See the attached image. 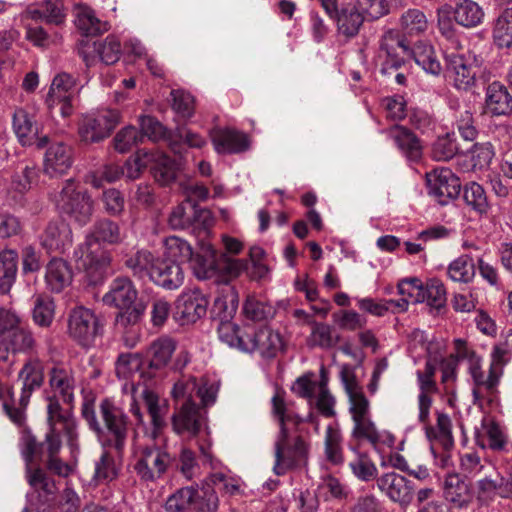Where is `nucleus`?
Masks as SVG:
<instances>
[{
    "instance_id": "55",
    "label": "nucleus",
    "mask_w": 512,
    "mask_h": 512,
    "mask_svg": "<svg viewBox=\"0 0 512 512\" xmlns=\"http://www.w3.org/2000/svg\"><path fill=\"white\" fill-rule=\"evenodd\" d=\"M75 23L83 37L97 36L108 30L107 24H102L91 11L79 13Z\"/></svg>"
},
{
    "instance_id": "3",
    "label": "nucleus",
    "mask_w": 512,
    "mask_h": 512,
    "mask_svg": "<svg viewBox=\"0 0 512 512\" xmlns=\"http://www.w3.org/2000/svg\"><path fill=\"white\" fill-rule=\"evenodd\" d=\"M309 448V444L301 435L291 438L288 428L283 427L275 443V474L280 476L287 471L306 467Z\"/></svg>"
},
{
    "instance_id": "7",
    "label": "nucleus",
    "mask_w": 512,
    "mask_h": 512,
    "mask_svg": "<svg viewBox=\"0 0 512 512\" xmlns=\"http://www.w3.org/2000/svg\"><path fill=\"white\" fill-rule=\"evenodd\" d=\"M58 208L79 225H86L92 218L94 201L86 190H77L70 179L60 192Z\"/></svg>"
},
{
    "instance_id": "49",
    "label": "nucleus",
    "mask_w": 512,
    "mask_h": 512,
    "mask_svg": "<svg viewBox=\"0 0 512 512\" xmlns=\"http://www.w3.org/2000/svg\"><path fill=\"white\" fill-rule=\"evenodd\" d=\"M139 133L153 142L164 140L170 132L156 117L142 115L139 117Z\"/></svg>"
},
{
    "instance_id": "8",
    "label": "nucleus",
    "mask_w": 512,
    "mask_h": 512,
    "mask_svg": "<svg viewBox=\"0 0 512 512\" xmlns=\"http://www.w3.org/2000/svg\"><path fill=\"white\" fill-rule=\"evenodd\" d=\"M180 253V261L190 262L194 274L198 279H208L215 276V267L218 253L209 243H201L198 252L194 253L192 247L183 240L175 239Z\"/></svg>"
},
{
    "instance_id": "57",
    "label": "nucleus",
    "mask_w": 512,
    "mask_h": 512,
    "mask_svg": "<svg viewBox=\"0 0 512 512\" xmlns=\"http://www.w3.org/2000/svg\"><path fill=\"white\" fill-rule=\"evenodd\" d=\"M354 475L363 481H371L376 478L377 469L374 463L366 454H359L357 458L350 463Z\"/></svg>"
},
{
    "instance_id": "44",
    "label": "nucleus",
    "mask_w": 512,
    "mask_h": 512,
    "mask_svg": "<svg viewBox=\"0 0 512 512\" xmlns=\"http://www.w3.org/2000/svg\"><path fill=\"white\" fill-rule=\"evenodd\" d=\"M142 142L143 135L135 126L128 125L116 133L113 138V147L119 153H127Z\"/></svg>"
},
{
    "instance_id": "58",
    "label": "nucleus",
    "mask_w": 512,
    "mask_h": 512,
    "mask_svg": "<svg viewBox=\"0 0 512 512\" xmlns=\"http://www.w3.org/2000/svg\"><path fill=\"white\" fill-rule=\"evenodd\" d=\"M355 422L353 429V437L357 439H366L374 446L380 441V435L376 430L374 423L368 418V416L361 417Z\"/></svg>"
},
{
    "instance_id": "4",
    "label": "nucleus",
    "mask_w": 512,
    "mask_h": 512,
    "mask_svg": "<svg viewBox=\"0 0 512 512\" xmlns=\"http://www.w3.org/2000/svg\"><path fill=\"white\" fill-rule=\"evenodd\" d=\"M100 317L84 306L72 308L67 317V335L83 348L94 345L95 339L103 335Z\"/></svg>"
},
{
    "instance_id": "13",
    "label": "nucleus",
    "mask_w": 512,
    "mask_h": 512,
    "mask_svg": "<svg viewBox=\"0 0 512 512\" xmlns=\"http://www.w3.org/2000/svg\"><path fill=\"white\" fill-rule=\"evenodd\" d=\"M378 488L390 500L398 503L402 508L408 507L414 498L415 487L411 481L395 472L386 473L376 479Z\"/></svg>"
},
{
    "instance_id": "46",
    "label": "nucleus",
    "mask_w": 512,
    "mask_h": 512,
    "mask_svg": "<svg viewBox=\"0 0 512 512\" xmlns=\"http://www.w3.org/2000/svg\"><path fill=\"white\" fill-rule=\"evenodd\" d=\"M448 275L453 281L468 283L475 276V264L468 255H462L449 265Z\"/></svg>"
},
{
    "instance_id": "14",
    "label": "nucleus",
    "mask_w": 512,
    "mask_h": 512,
    "mask_svg": "<svg viewBox=\"0 0 512 512\" xmlns=\"http://www.w3.org/2000/svg\"><path fill=\"white\" fill-rule=\"evenodd\" d=\"M171 422L177 434L196 436L201 430L204 416L201 407L189 396L172 415Z\"/></svg>"
},
{
    "instance_id": "23",
    "label": "nucleus",
    "mask_w": 512,
    "mask_h": 512,
    "mask_svg": "<svg viewBox=\"0 0 512 512\" xmlns=\"http://www.w3.org/2000/svg\"><path fill=\"white\" fill-rule=\"evenodd\" d=\"M337 24L338 31L346 37H354L359 33L365 16L355 5H342L340 10L331 18Z\"/></svg>"
},
{
    "instance_id": "29",
    "label": "nucleus",
    "mask_w": 512,
    "mask_h": 512,
    "mask_svg": "<svg viewBox=\"0 0 512 512\" xmlns=\"http://www.w3.org/2000/svg\"><path fill=\"white\" fill-rule=\"evenodd\" d=\"M46 442L47 468L59 476L67 477L70 473V467L58 457V453L62 446L60 434L54 431L48 432L46 434Z\"/></svg>"
},
{
    "instance_id": "27",
    "label": "nucleus",
    "mask_w": 512,
    "mask_h": 512,
    "mask_svg": "<svg viewBox=\"0 0 512 512\" xmlns=\"http://www.w3.org/2000/svg\"><path fill=\"white\" fill-rule=\"evenodd\" d=\"M402 52L433 75H438L442 71L441 64L431 46L417 45L412 49L408 46V48H403Z\"/></svg>"
},
{
    "instance_id": "31",
    "label": "nucleus",
    "mask_w": 512,
    "mask_h": 512,
    "mask_svg": "<svg viewBox=\"0 0 512 512\" xmlns=\"http://www.w3.org/2000/svg\"><path fill=\"white\" fill-rule=\"evenodd\" d=\"M238 293L232 287L229 293L221 295L214 300L210 314L212 319L221 323L230 321L238 308Z\"/></svg>"
},
{
    "instance_id": "30",
    "label": "nucleus",
    "mask_w": 512,
    "mask_h": 512,
    "mask_svg": "<svg viewBox=\"0 0 512 512\" xmlns=\"http://www.w3.org/2000/svg\"><path fill=\"white\" fill-rule=\"evenodd\" d=\"M49 383L53 390L58 391L65 403L73 401L74 377L71 370L53 367L49 372Z\"/></svg>"
},
{
    "instance_id": "2",
    "label": "nucleus",
    "mask_w": 512,
    "mask_h": 512,
    "mask_svg": "<svg viewBox=\"0 0 512 512\" xmlns=\"http://www.w3.org/2000/svg\"><path fill=\"white\" fill-rule=\"evenodd\" d=\"M103 302L119 310L115 323L123 328L137 324L146 308L142 301H138V292L128 277L116 278L103 296Z\"/></svg>"
},
{
    "instance_id": "45",
    "label": "nucleus",
    "mask_w": 512,
    "mask_h": 512,
    "mask_svg": "<svg viewBox=\"0 0 512 512\" xmlns=\"http://www.w3.org/2000/svg\"><path fill=\"white\" fill-rule=\"evenodd\" d=\"M19 377L23 379V390L33 392L39 388L44 380L43 366L38 360L28 361L19 373Z\"/></svg>"
},
{
    "instance_id": "64",
    "label": "nucleus",
    "mask_w": 512,
    "mask_h": 512,
    "mask_svg": "<svg viewBox=\"0 0 512 512\" xmlns=\"http://www.w3.org/2000/svg\"><path fill=\"white\" fill-rule=\"evenodd\" d=\"M188 487H182L168 497L165 503L167 512H190Z\"/></svg>"
},
{
    "instance_id": "62",
    "label": "nucleus",
    "mask_w": 512,
    "mask_h": 512,
    "mask_svg": "<svg viewBox=\"0 0 512 512\" xmlns=\"http://www.w3.org/2000/svg\"><path fill=\"white\" fill-rule=\"evenodd\" d=\"M76 86V80L68 73L58 74L52 81L47 97H61L64 95H72V91Z\"/></svg>"
},
{
    "instance_id": "34",
    "label": "nucleus",
    "mask_w": 512,
    "mask_h": 512,
    "mask_svg": "<svg viewBox=\"0 0 512 512\" xmlns=\"http://www.w3.org/2000/svg\"><path fill=\"white\" fill-rule=\"evenodd\" d=\"M257 351L263 357L273 358L283 348V340L278 332H274L268 326L256 330Z\"/></svg>"
},
{
    "instance_id": "47",
    "label": "nucleus",
    "mask_w": 512,
    "mask_h": 512,
    "mask_svg": "<svg viewBox=\"0 0 512 512\" xmlns=\"http://www.w3.org/2000/svg\"><path fill=\"white\" fill-rule=\"evenodd\" d=\"M401 28L408 35L423 33L428 27L426 15L419 9H409L402 14Z\"/></svg>"
},
{
    "instance_id": "19",
    "label": "nucleus",
    "mask_w": 512,
    "mask_h": 512,
    "mask_svg": "<svg viewBox=\"0 0 512 512\" xmlns=\"http://www.w3.org/2000/svg\"><path fill=\"white\" fill-rule=\"evenodd\" d=\"M150 280L166 290H173L182 284L183 272L175 261L157 258Z\"/></svg>"
},
{
    "instance_id": "51",
    "label": "nucleus",
    "mask_w": 512,
    "mask_h": 512,
    "mask_svg": "<svg viewBox=\"0 0 512 512\" xmlns=\"http://www.w3.org/2000/svg\"><path fill=\"white\" fill-rule=\"evenodd\" d=\"M395 142L411 160H418L421 157L420 141L412 131L401 128L395 136Z\"/></svg>"
},
{
    "instance_id": "42",
    "label": "nucleus",
    "mask_w": 512,
    "mask_h": 512,
    "mask_svg": "<svg viewBox=\"0 0 512 512\" xmlns=\"http://www.w3.org/2000/svg\"><path fill=\"white\" fill-rule=\"evenodd\" d=\"M243 313L247 319L261 322L272 318L275 310L273 306L258 300L255 296H248L243 305Z\"/></svg>"
},
{
    "instance_id": "26",
    "label": "nucleus",
    "mask_w": 512,
    "mask_h": 512,
    "mask_svg": "<svg viewBox=\"0 0 512 512\" xmlns=\"http://www.w3.org/2000/svg\"><path fill=\"white\" fill-rule=\"evenodd\" d=\"M453 20L465 27L473 28L479 25L484 17L482 8L472 0H463L452 6Z\"/></svg>"
},
{
    "instance_id": "60",
    "label": "nucleus",
    "mask_w": 512,
    "mask_h": 512,
    "mask_svg": "<svg viewBox=\"0 0 512 512\" xmlns=\"http://www.w3.org/2000/svg\"><path fill=\"white\" fill-rule=\"evenodd\" d=\"M172 108L183 118H190L194 113V99L189 93L180 90L171 92Z\"/></svg>"
},
{
    "instance_id": "20",
    "label": "nucleus",
    "mask_w": 512,
    "mask_h": 512,
    "mask_svg": "<svg viewBox=\"0 0 512 512\" xmlns=\"http://www.w3.org/2000/svg\"><path fill=\"white\" fill-rule=\"evenodd\" d=\"M72 165V148L63 142L52 143L45 154L44 172L50 176L64 174Z\"/></svg>"
},
{
    "instance_id": "24",
    "label": "nucleus",
    "mask_w": 512,
    "mask_h": 512,
    "mask_svg": "<svg viewBox=\"0 0 512 512\" xmlns=\"http://www.w3.org/2000/svg\"><path fill=\"white\" fill-rule=\"evenodd\" d=\"M486 105L493 115L512 114V96L499 82H493L487 87Z\"/></svg>"
},
{
    "instance_id": "50",
    "label": "nucleus",
    "mask_w": 512,
    "mask_h": 512,
    "mask_svg": "<svg viewBox=\"0 0 512 512\" xmlns=\"http://www.w3.org/2000/svg\"><path fill=\"white\" fill-rule=\"evenodd\" d=\"M54 310V301L48 296L39 295L33 309L34 322L41 327H49L54 318Z\"/></svg>"
},
{
    "instance_id": "37",
    "label": "nucleus",
    "mask_w": 512,
    "mask_h": 512,
    "mask_svg": "<svg viewBox=\"0 0 512 512\" xmlns=\"http://www.w3.org/2000/svg\"><path fill=\"white\" fill-rule=\"evenodd\" d=\"M424 301L437 311L445 307L447 301L446 289L439 279L432 278L427 281L422 293H420V299H417V302Z\"/></svg>"
},
{
    "instance_id": "12",
    "label": "nucleus",
    "mask_w": 512,
    "mask_h": 512,
    "mask_svg": "<svg viewBox=\"0 0 512 512\" xmlns=\"http://www.w3.org/2000/svg\"><path fill=\"white\" fill-rule=\"evenodd\" d=\"M427 185L439 204L445 205L458 197L461 191L460 179L448 168L435 169L426 174Z\"/></svg>"
},
{
    "instance_id": "18",
    "label": "nucleus",
    "mask_w": 512,
    "mask_h": 512,
    "mask_svg": "<svg viewBox=\"0 0 512 512\" xmlns=\"http://www.w3.org/2000/svg\"><path fill=\"white\" fill-rule=\"evenodd\" d=\"M190 512H216L219 508V498L208 479L200 485L188 486Z\"/></svg>"
},
{
    "instance_id": "41",
    "label": "nucleus",
    "mask_w": 512,
    "mask_h": 512,
    "mask_svg": "<svg viewBox=\"0 0 512 512\" xmlns=\"http://www.w3.org/2000/svg\"><path fill=\"white\" fill-rule=\"evenodd\" d=\"M493 38L501 48L512 46V8L505 9L497 18L493 29Z\"/></svg>"
},
{
    "instance_id": "33",
    "label": "nucleus",
    "mask_w": 512,
    "mask_h": 512,
    "mask_svg": "<svg viewBox=\"0 0 512 512\" xmlns=\"http://www.w3.org/2000/svg\"><path fill=\"white\" fill-rule=\"evenodd\" d=\"M248 270V261L235 259L226 253H220L215 267V275H218L220 282L228 283L237 278L243 271Z\"/></svg>"
},
{
    "instance_id": "10",
    "label": "nucleus",
    "mask_w": 512,
    "mask_h": 512,
    "mask_svg": "<svg viewBox=\"0 0 512 512\" xmlns=\"http://www.w3.org/2000/svg\"><path fill=\"white\" fill-rule=\"evenodd\" d=\"M175 349L176 342L172 338L154 340L142 353L143 378L151 380L160 375L170 364Z\"/></svg>"
},
{
    "instance_id": "38",
    "label": "nucleus",
    "mask_w": 512,
    "mask_h": 512,
    "mask_svg": "<svg viewBox=\"0 0 512 512\" xmlns=\"http://www.w3.org/2000/svg\"><path fill=\"white\" fill-rule=\"evenodd\" d=\"M21 442V452L26 466L32 465L35 458H41L45 453L47 454L46 439L43 442L37 441L36 437L27 427L22 431Z\"/></svg>"
},
{
    "instance_id": "32",
    "label": "nucleus",
    "mask_w": 512,
    "mask_h": 512,
    "mask_svg": "<svg viewBox=\"0 0 512 512\" xmlns=\"http://www.w3.org/2000/svg\"><path fill=\"white\" fill-rule=\"evenodd\" d=\"M180 163L166 154H158L150 171L154 179L161 185H168L175 181Z\"/></svg>"
},
{
    "instance_id": "25",
    "label": "nucleus",
    "mask_w": 512,
    "mask_h": 512,
    "mask_svg": "<svg viewBox=\"0 0 512 512\" xmlns=\"http://www.w3.org/2000/svg\"><path fill=\"white\" fill-rule=\"evenodd\" d=\"M87 239L89 242L93 241L98 244L117 245L122 242V235L116 222L103 218L94 223Z\"/></svg>"
},
{
    "instance_id": "61",
    "label": "nucleus",
    "mask_w": 512,
    "mask_h": 512,
    "mask_svg": "<svg viewBox=\"0 0 512 512\" xmlns=\"http://www.w3.org/2000/svg\"><path fill=\"white\" fill-rule=\"evenodd\" d=\"M334 322L341 329L354 331L361 329L366 325V319L353 310H343L333 314Z\"/></svg>"
},
{
    "instance_id": "9",
    "label": "nucleus",
    "mask_w": 512,
    "mask_h": 512,
    "mask_svg": "<svg viewBox=\"0 0 512 512\" xmlns=\"http://www.w3.org/2000/svg\"><path fill=\"white\" fill-rule=\"evenodd\" d=\"M172 461L170 454L162 448L155 444L147 445L141 448L134 470L142 481L154 482L162 477Z\"/></svg>"
},
{
    "instance_id": "63",
    "label": "nucleus",
    "mask_w": 512,
    "mask_h": 512,
    "mask_svg": "<svg viewBox=\"0 0 512 512\" xmlns=\"http://www.w3.org/2000/svg\"><path fill=\"white\" fill-rule=\"evenodd\" d=\"M118 475L115 460L109 452H104L96 463L95 478L98 481H111Z\"/></svg>"
},
{
    "instance_id": "40",
    "label": "nucleus",
    "mask_w": 512,
    "mask_h": 512,
    "mask_svg": "<svg viewBox=\"0 0 512 512\" xmlns=\"http://www.w3.org/2000/svg\"><path fill=\"white\" fill-rule=\"evenodd\" d=\"M157 258L149 251H138L125 261V265L129 268L135 277L150 279L151 271L154 268Z\"/></svg>"
},
{
    "instance_id": "11",
    "label": "nucleus",
    "mask_w": 512,
    "mask_h": 512,
    "mask_svg": "<svg viewBox=\"0 0 512 512\" xmlns=\"http://www.w3.org/2000/svg\"><path fill=\"white\" fill-rule=\"evenodd\" d=\"M209 301L199 289L180 295L175 304L174 318L181 325L194 324L207 313Z\"/></svg>"
},
{
    "instance_id": "54",
    "label": "nucleus",
    "mask_w": 512,
    "mask_h": 512,
    "mask_svg": "<svg viewBox=\"0 0 512 512\" xmlns=\"http://www.w3.org/2000/svg\"><path fill=\"white\" fill-rule=\"evenodd\" d=\"M310 323L313 325L312 339L315 345L329 349L334 347L340 341V335H334V329L330 325L315 321Z\"/></svg>"
},
{
    "instance_id": "28",
    "label": "nucleus",
    "mask_w": 512,
    "mask_h": 512,
    "mask_svg": "<svg viewBox=\"0 0 512 512\" xmlns=\"http://www.w3.org/2000/svg\"><path fill=\"white\" fill-rule=\"evenodd\" d=\"M18 254L14 250H4L0 253V294L10 292L17 274Z\"/></svg>"
},
{
    "instance_id": "43",
    "label": "nucleus",
    "mask_w": 512,
    "mask_h": 512,
    "mask_svg": "<svg viewBox=\"0 0 512 512\" xmlns=\"http://www.w3.org/2000/svg\"><path fill=\"white\" fill-rule=\"evenodd\" d=\"M26 477L29 485L36 491H42L47 494L56 493L55 481L48 476L41 467L26 466Z\"/></svg>"
},
{
    "instance_id": "1",
    "label": "nucleus",
    "mask_w": 512,
    "mask_h": 512,
    "mask_svg": "<svg viewBox=\"0 0 512 512\" xmlns=\"http://www.w3.org/2000/svg\"><path fill=\"white\" fill-rule=\"evenodd\" d=\"M81 413L89 427L96 432L102 441V445L115 449L117 455L122 457L129 431V418L124 411L109 399L102 400L100 413L104 423L103 427L97 421L91 403L85 402Z\"/></svg>"
},
{
    "instance_id": "56",
    "label": "nucleus",
    "mask_w": 512,
    "mask_h": 512,
    "mask_svg": "<svg viewBox=\"0 0 512 512\" xmlns=\"http://www.w3.org/2000/svg\"><path fill=\"white\" fill-rule=\"evenodd\" d=\"M143 400L149 415L151 416L152 424L155 429L159 430L165 426V420L163 417L164 410L166 407H161L159 405V397L156 393L151 390H144L143 392Z\"/></svg>"
},
{
    "instance_id": "52",
    "label": "nucleus",
    "mask_w": 512,
    "mask_h": 512,
    "mask_svg": "<svg viewBox=\"0 0 512 512\" xmlns=\"http://www.w3.org/2000/svg\"><path fill=\"white\" fill-rule=\"evenodd\" d=\"M463 151L456 143L454 133L439 137L433 145V155L438 161H448Z\"/></svg>"
},
{
    "instance_id": "6",
    "label": "nucleus",
    "mask_w": 512,
    "mask_h": 512,
    "mask_svg": "<svg viewBox=\"0 0 512 512\" xmlns=\"http://www.w3.org/2000/svg\"><path fill=\"white\" fill-rule=\"evenodd\" d=\"M122 119L117 109H105L95 116H85L78 124V135L85 144L99 143L108 138Z\"/></svg>"
},
{
    "instance_id": "16",
    "label": "nucleus",
    "mask_w": 512,
    "mask_h": 512,
    "mask_svg": "<svg viewBox=\"0 0 512 512\" xmlns=\"http://www.w3.org/2000/svg\"><path fill=\"white\" fill-rule=\"evenodd\" d=\"M211 140L218 153H242L250 147L248 136L235 129H215L211 131Z\"/></svg>"
},
{
    "instance_id": "35",
    "label": "nucleus",
    "mask_w": 512,
    "mask_h": 512,
    "mask_svg": "<svg viewBox=\"0 0 512 512\" xmlns=\"http://www.w3.org/2000/svg\"><path fill=\"white\" fill-rule=\"evenodd\" d=\"M196 201L191 197L178 204L170 213L168 223L172 229H191L195 220Z\"/></svg>"
},
{
    "instance_id": "36",
    "label": "nucleus",
    "mask_w": 512,
    "mask_h": 512,
    "mask_svg": "<svg viewBox=\"0 0 512 512\" xmlns=\"http://www.w3.org/2000/svg\"><path fill=\"white\" fill-rule=\"evenodd\" d=\"M444 495L446 500L464 506L470 501L468 485L458 475H448L444 482Z\"/></svg>"
},
{
    "instance_id": "21",
    "label": "nucleus",
    "mask_w": 512,
    "mask_h": 512,
    "mask_svg": "<svg viewBox=\"0 0 512 512\" xmlns=\"http://www.w3.org/2000/svg\"><path fill=\"white\" fill-rule=\"evenodd\" d=\"M72 278V268L64 259L52 258L46 265L45 280L51 292H62L71 284Z\"/></svg>"
},
{
    "instance_id": "59",
    "label": "nucleus",
    "mask_w": 512,
    "mask_h": 512,
    "mask_svg": "<svg viewBox=\"0 0 512 512\" xmlns=\"http://www.w3.org/2000/svg\"><path fill=\"white\" fill-rule=\"evenodd\" d=\"M355 6L368 19H379L388 13L386 0H357Z\"/></svg>"
},
{
    "instance_id": "39",
    "label": "nucleus",
    "mask_w": 512,
    "mask_h": 512,
    "mask_svg": "<svg viewBox=\"0 0 512 512\" xmlns=\"http://www.w3.org/2000/svg\"><path fill=\"white\" fill-rule=\"evenodd\" d=\"M463 199L465 204L479 215L487 213L489 209L485 190L476 182H472L464 187Z\"/></svg>"
},
{
    "instance_id": "17",
    "label": "nucleus",
    "mask_w": 512,
    "mask_h": 512,
    "mask_svg": "<svg viewBox=\"0 0 512 512\" xmlns=\"http://www.w3.org/2000/svg\"><path fill=\"white\" fill-rule=\"evenodd\" d=\"M444 71L446 76L453 79L455 87L459 90H468L475 84L476 73L461 55L447 56Z\"/></svg>"
},
{
    "instance_id": "5",
    "label": "nucleus",
    "mask_w": 512,
    "mask_h": 512,
    "mask_svg": "<svg viewBox=\"0 0 512 512\" xmlns=\"http://www.w3.org/2000/svg\"><path fill=\"white\" fill-rule=\"evenodd\" d=\"M403 48H408L405 40L396 37L393 32L389 31L382 37L379 58L383 61L380 73L387 80L395 77L400 85H405L406 76L399 70L409 60L407 54L402 52Z\"/></svg>"
},
{
    "instance_id": "53",
    "label": "nucleus",
    "mask_w": 512,
    "mask_h": 512,
    "mask_svg": "<svg viewBox=\"0 0 512 512\" xmlns=\"http://www.w3.org/2000/svg\"><path fill=\"white\" fill-rule=\"evenodd\" d=\"M142 353H123L116 361V373L119 377L127 378L132 371H138L143 378Z\"/></svg>"
},
{
    "instance_id": "48",
    "label": "nucleus",
    "mask_w": 512,
    "mask_h": 512,
    "mask_svg": "<svg viewBox=\"0 0 512 512\" xmlns=\"http://www.w3.org/2000/svg\"><path fill=\"white\" fill-rule=\"evenodd\" d=\"M94 50L100 59L107 65L116 63L121 56L120 41L113 35H109L103 42H93Z\"/></svg>"
},
{
    "instance_id": "22",
    "label": "nucleus",
    "mask_w": 512,
    "mask_h": 512,
    "mask_svg": "<svg viewBox=\"0 0 512 512\" xmlns=\"http://www.w3.org/2000/svg\"><path fill=\"white\" fill-rule=\"evenodd\" d=\"M34 344L35 340L31 331L21 325L0 341V362L7 361L10 352H26L31 350Z\"/></svg>"
},
{
    "instance_id": "15",
    "label": "nucleus",
    "mask_w": 512,
    "mask_h": 512,
    "mask_svg": "<svg viewBox=\"0 0 512 512\" xmlns=\"http://www.w3.org/2000/svg\"><path fill=\"white\" fill-rule=\"evenodd\" d=\"M13 128L23 146L36 145L42 149L49 144L47 135L39 136V130L32 116L23 109L17 108L13 114Z\"/></svg>"
}]
</instances>
